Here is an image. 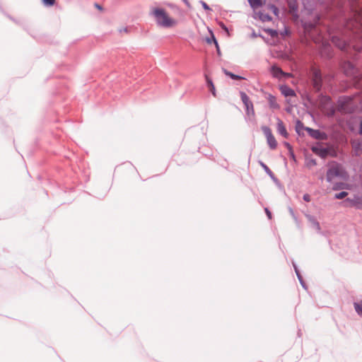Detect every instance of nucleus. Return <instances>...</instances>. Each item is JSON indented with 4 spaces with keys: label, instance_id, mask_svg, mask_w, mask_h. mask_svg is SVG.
Returning <instances> with one entry per match:
<instances>
[{
    "label": "nucleus",
    "instance_id": "f257e3e1",
    "mask_svg": "<svg viewBox=\"0 0 362 362\" xmlns=\"http://www.w3.org/2000/svg\"><path fill=\"white\" fill-rule=\"evenodd\" d=\"M153 15L158 26L163 28H173L177 24V20L172 18L163 8H154L153 10Z\"/></svg>",
    "mask_w": 362,
    "mask_h": 362
},
{
    "label": "nucleus",
    "instance_id": "cd10ccee",
    "mask_svg": "<svg viewBox=\"0 0 362 362\" xmlns=\"http://www.w3.org/2000/svg\"><path fill=\"white\" fill-rule=\"evenodd\" d=\"M316 165V162L315 160H311L309 163H308V165L310 166V165Z\"/></svg>",
    "mask_w": 362,
    "mask_h": 362
},
{
    "label": "nucleus",
    "instance_id": "0eeeda50",
    "mask_svg": "<svg viewBox=\"0 0 362 362\" xmlns=\"http://www.w3.org/2000/svg\"><path fill=\"white\" fill-rule=\"evenodd\" d=\"M312 81L314 88L319 90L322 86V78L320 71L316 69L312 70Z\"/></svg>",
    "mask_w": 362,
    "mask_h": 362
},
{
    "label": "nucleus",
    "instance_id": "ddd939ff",
    "mask_svg": "<svg viewBox=\"0 0 362 362\" xmlns=\"http://www.w3.org/2000/svg\"><path fill=\"white\" fill-rule=\"evenodd\" d=\"M290 12L293 13L297 10L298 6L296 0H287Z\"/></svg>",
    "mask_w": 362,
    "mask_h": 362
},
{
    "label": "nucleus",
    "instance_id": "412c9836",
    "mask_svg": "<svg viewBox=\"0 0 362 362\" xmlns=\"http://www.w3.org/2000/svg\"><path fill=\"white\" fill-rule=\"evenodd\" d=\"M284 146L288 149V151H289V152L291 153V156L292 157H294L291 146L288 143H287V142L284 143Z\"/></svg>",
    "mask_w": 362,
    "mask_h": 362
},
{
    "label": "nucleus",
    "instance_id": "473e14b6",
    "mask_svg": "<svg viewBox=\"0 0 362 362\" xmlns=\"http://www.w3.org/2000/svg\"><path fill=\"white\" fill-rule=\"evenodd\" d=\"M360 133L362 134V121H361V127H360Z\"/></svg>",
    "mask_w": 362,
    "mask_h": 362
},
{
    "label": "nucleus",
    "instance_id": "7c9ffc66",
    "mask_svg": "<svg viewBox=\"0 0 362 362\" xmlns=\"http://www.w3.org/2000/svg\"><path fill=\"white\" fill-rule=\"evenodd\" d=\"M272 10H273L274 13L275 14H276V13H277V11H278L277 8H276L275 6H272Z\"/></svg>",
    "mask_w": 362,
    "mask_h": 362
},
{
    "label": "nucleus",
    "instance_id": "4468645a",
    "mask_svg": "<svg viewBox=\"0 0 362 362\" xmlns=\"http://www.w3.org/2000/svg\"><path fill=\"white\" fill-rule=\"evenodd\" d=\"M248 1L253 8H257L262 5V0H248Z\"/></svg>",
    "mask_w": 362,
    "mask_h": 362
},
{
    "label": "nucleus",
    "instance_id": "a211bd4d",
    "mask_svg": "<svg viewBox=\"0 0 362 362\" xmlns=\"http://www.w3.org/2000/svg\"><path fill=\"white\" fill-rule=\"evenodd\" d=\"M348 193L346 192H341L334 195V197L337 199H341L346 197Z\"/></svg>",
    "mask_w": 362,
    "mask_h": 362
},
{
    "label": "nucleus",
    "instance_id": "6e6552de",
    "mask_svg": "<svg viewBox=\"0 0 362 362\" xmlns=\"http://www.w3.org/2000/svg\"><path fill=\"white\" fill-rule=\"evenodd\" d=\"M271 71H272V74L274 77L279 78H281L282 76L288 77V76H291V74H286V73L284 72L281 68L276 66H273L272 67Z\"/></svg>",
    "mask_w": 362,
    "mask_h": 362
},
{
    "label": "nucleus",
    "instance_id": "5701e85b",
    "mask_svg": "<svg viewBox=\"0 0 362 362\" xmlns=\"http://www.w3.org/2000/svg\"><path fill=\"white\" fill-rule=\"evenodd\" d=\"M264 211H265V213H266L267 216H268L269 219H272V213H271V211L267 208H266L264 209Z\"/></svg>",
    "mask_w": 362,
    "mask_h": 362
},
{
    "label": "nucleus",
    "instance_id": "bb28decb",
    "mask_svg": "<svg viewBox=\"0 0 362 362\" xmlns=\"http://www.w3.org/2000/svg\"><path fill=\"white\" fill-rule=\"evenodd\" d=\"M267 32L272 35V36H276L277 35L276 31L273 30H268Z\"/></svg>",
    "mask_w": 362,
    "mask_h": 362
},
{
    "label": "nucleus",
    "instance_id": "9d476101",
    "mask_svg": "<svg viewBox=\"0 0 362 362\" xmlns=\"http://www.w3.org/2000/svg\"><path fill=\"white\" fill-rule=\"evenodd\" d=\"M312 151L317 156L325 158L327 156L328 151L325 148L314 146L312 148Z\"/></svg>",
    "mask_w": 362,
    "mask_h": 362
},
{
    "label": "nucleus",
    "instance_id": "423d86ee",
    "mask_svg": "<svg viewBox=\"0 0 362 362\" xmlns=\"http://www.w3.org/2000/svg\"><path fill=\"white\" fill-rule=\"evenodd\" d=\"M332 42L340 49L344 50L346 47H352L354 49L360 50L361 47H357L354 42L347 43L345 40L339 38V37L334 36L332 38Z\"/></svg>",
    "mask_w": 362,
    "mask_h": 362
},
{
    "label": "nucleus",
    "instance_id": "f03ea898",
    "mask_svg": "<svg viewBox=\"0 0 362 362\" xmlns=\"http://www.w3.org/2000/svg\"><path fill=\"white\" fill-rule=\"evenodd\" d=\"M346 178V173L344 168L339 164L333 163L330 165L327 173V180L332 182L334 177Z\"/></svg>",
    "mask_w": 362,
    "mask_h": 362
},
{
    "label": "nucleus",
    "instance_id": "20e7f679",
    "mask_svg": "<svg viewBox=\"0 0 362 362\" xmlns=\"http://www.w3.org/2000/svg\"><path fill=\"white\" fill-rule=\"evenodd\" d=\"M240 98L245 107L246 115L250 117H254L255 115V109L250 98L244 92H240Z\"/></svg>",
    "mask_w": 362,
    "mask_h": 362
},
{
    "label": "nucleus",
    "instance_id": "2eb2a0df",
    "mask_svg": "<svg viewBox=\"0 0 362 362\" xmlns=\"http://www.w3.org/2000/svg\"><path fill=\"white\" fill-rule=\"evenodd\" d=\"M224 73H225L227 76H230V77L231 78H233V79L240 80V79H243V78H243V77H242V76H240L235 75V74H233V73H231V72H230V71H226V70H224Z\"/></svg>",
    "mask_w": 362,
    "mask_h": 362
},
{
    "label": "nucleus",
    "instance_id": "9b49d317",
    "mask_svg": "<svg viewBox=\"0 0 362 362\" xmlns=\"http://www.w3.org/2000/svg\"><path fill=\"white\" fill-rule=\"evenodd\" d=\"M268 102L269 104V107L272 109H279V105L276 102V98L272 95H269L268 98Z\"/></svg>",
    "mask_w": 362,
    "mask_h": 362
},
{
    "label": "nucleus",
    "instance_id": "7ed1b4c3",
    "mask_svg": "<svg viewBox=\"0 0 362 362\" xmlns=\"http://www.w3.org/2000/svg\"><path fill=\"white\" fill-rule=\"evenodd\" d=\"M347 29L362 31V10L356 11L354 14V19L349 20L346 25Z\"/></svg>",
    "mask_w": 362,
    "mask_h": 362
},
{
    "label": "nucleus",
    "instance_id": "dca6fc26",
    "mask_svg": "<svg viewBox=\"0 0 362 362\" xmlns=\"http://www.w3.org/2000/svg\"><path fill=\"white\" fill-rule=\"evenodd\" d=\"M354 307H355L356 311L358 314H360V315L362 314V301L360 303H355Z\"/></svg>",
    "mask_w": 362,
    "mask_h": 362
},
{
    "label": "nucleus",
    "instance_id": "f3484780",
    "mask_svg": "<svg viewBox=\"0 0 362 362\" xmlns=\"http://www.w3.org/2000/svg\"><path fill=\"white\" fill-rule=\"evenodd\" d=\"M206 81H207V84L209 86L210 90H211L212 94L214 95H215V88H214V86L212 81L209 78H206Z\"/></svg>",
    "mask_w": 362,
    "mask_h": 362
},
{
    "label": "nucleus",
    "instance_id": "aec40b11",
    "mask_svg": "<svg viewBox=\"0 0 362 362\" xmlns=\"http://www.w3.org/2000/svg\"><path fill=\"white\" fill-rule=\"evenodd\" d=\"M42 2L45 5L51 6L55 4V0H42Z\"/></svg>",
    "mask_w": 362,
    "mask_h": 362
},
{
    "label": "nucleus",
    "instance_id": "39448f33",
    "mask_svg": "<svg viewBox=\"0 0 362 362\" xmlns=\"http://www.w3.org/2000/svg\"><path fill=\"white\" fill-rule=\"evenodd\" d=\"M262 130L266 136L267 144L272 150H274L277 147V141L273 135L272 130L267 126L262 127Z\"/></svg>",
    "mask_w": 362,
    "mask_h": 362
},
{
    "label": "nucleus",
    "instance_id": "c85d7f7f",
    "mask_svg": "<svg viewBox=\"0 0 362 362\" xmlns=\"http://www.w3.org/2000/svg\"><path fill=\"white\" fill-rule=\"evenodd\" d=\"M312 221H313V224L316 226V228H317V229H320V225H319V223H318L317 222H316L315 221H314V220H312Z\"/></svg>",
    "mask_w": 362,
    "mask_h": 362
},
{
    "label": "nucleus",
    "instance_id": "2f4dec72",
    "mask_svg": "<svg viewBox=\"0 0 362 362\" xmlns=\"http://www.w3.org/2000/svg\"><path fill=\"white\" fill-rule=\"evenodd\" d=\"M203 6L205 9H209V6H207V4L206 3H203Z\"/></svg>",
    "mask_w": 362,
    "mask_h": 362
},
{
    "label": "nucleus",
    "instance_id": "1a4fd4ad",
    "mask_svg": "<svg viewBox=\"0 0 362 362\" xmlns=\"http://www.w3.org/2000/svg\"><path fill=\"white\" fill-rule=\"evenodd\" d=\"M277 131L284 137H285V138L288 137V134L286 129L285 125H284V122L280 119H277Z\"/></svg>",
    "mask_w": 362,
    "mask_h": 362
},
{
    "label": "nucleus",
    "instance_id": "c756f323",
    "mask_svg": "<svg viewBox=\"0 0 362 362\" xmlns=\"http://www.w3.org/2000/svg\"><path fill=\"white\" fill-rule=\"evenodd\" d=\"M95 8H97L98 10H100V11H103V8H102V6H101L100 5H99V4H95Z\"/></svg>",
    "mask_w": 362,
    "mask_h": 362
},
{
    "label": "nucleus",
    "instance_id": "6ab92c4d",
    "mask_svg": "<svg viewBox=\"0 0 362 362\" xmlns=\"http://www.w3.org/2000/svg\"><path fill=\"white\" fill-rule=\"evenodd\" d=\"M260 19L262 21H272V17H270L268 14L262 13L259 16Z\"/></svg>",
    "mask_w": 362,
    "mask_h": 362
},
{
    "label": "nucleus",
    "instance_id": "393cba45",
    "mask_svg": "<svg viewBox=\"0 0 362 362\" xmlns=\"http://www.w3.org/2000/svg\"><path fill=\"white\" fill-rule=\"evenodd\" d=\"M212 40V41L214 42V44L216 45V48H217V51H218V52H219V47H218V42H217L216 40L215 39V37H214V35H212V40Z\"/></svg>",
    "mask_w": 362,
    "mask_h": 362
},
{
    "label": "nucleus",
    "instance_id": "a878e982",
    "mask_svg": "<svg viewBox=\"0 0 362 362\" xmlns=\"http://www.w3.org/2000/svg\"><path fill=\"white\" fill-rule=\"evenodd\" d=\"M303 199L305 201V202H310V197L309 194H305L303 195Z\"/></svg>",
    "mask_w": 362,
    "mask_h": 362
},
{
    "label": "nucleus",
    "instance_id": "b1692460",
    "mask_svg": "<svg viewBox=\"0 0 362 362\" xmlns=\"http://www.w3.org/2000/svg\"><path fill=\"white\" fill-rule=\"evenodd\" d=\"M119 32L120 33H128L129 30H128L127 28H121L119 29Z\"/></svg>",
    "mask_w": 362,
    "mask_h": 362
},
{
    "label": "nucleus",
    "instance_id": "72a5a7b5",
    "mask_svg": "<svg viewBox=\"0 0 362 362\" xmlns=\"http://www.w3.org/2000/svg\"><path fill=\"white\" fill-rule=\"evenodd\" d=\"M207 42H208V43H211V40L210 39H207Z\"/></svg>",
    "mask_w": 362,
    "mask_h": 362
},
{
    "label": "nucleus",
    "instance_id": "4be33fe9",
    "mask_svg": "<svg viewBox=\"0 0 362 362\" xmlns=\"http://www.w3.org/2000/svg\"><path fill=\"white\" fill-rule=\"evenodd\" d=\"M329 108V112H326V114H327V115H329V116H332V115H334V107H333V106H332V105H330Z\"/></svg>",
    "mask_w": 362,
    "mask_h": 362
},
{
    "label": "nucleus",
    "instance_id": "f8f14e48",
    "mask_svg": "<svg viewBox=\"0 0 362 362\" xmlns=\"http://www.w3.org/2000/svg\"><path fill=\"white\" fill-rule=\"evenodd\" d=\"M281 90L282 94H284L285 96H294L295 95L294 90L288 86H282L281 88Z\"/></svg>",
    "mask_w": 362,
    "mask_h": 362
}]
</instances>
